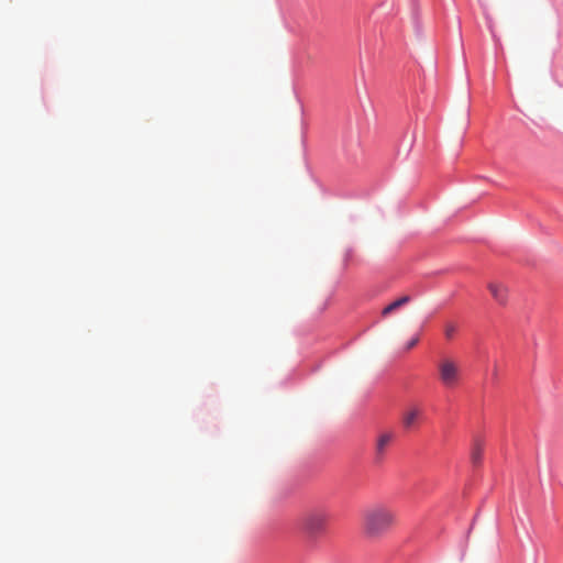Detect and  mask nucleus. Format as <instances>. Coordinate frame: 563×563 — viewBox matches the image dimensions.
I'll return each mask as SVG.
<instances>
[{"label": "nucleus", "mask_w": 563, "mask_h": 563, "mask_svg": "<svg viewBox=\"0 0 563 563\" xmlns=\"http://www.w3.org/2000/svg\"><path fill=\"white\" fill-rule=\"evenodd\" d=\"M396 523V511L384 504L375 505L364 515V533L368 538H380Z\"/></svg>", "instance_id": "nucleus-1"}, {"label": "nucleus", "mask_w": 563, "mask_h": 563, "mask_svg": "<svg viewBox=\"0 0 563 563\" xmlns=\"http://www.w3.org/2000/svg\"><path fill=\"white\" fill-rule=\"evenodd\" d=\"M327 519L328 514L324 510H311L302 518V528L309 537L314 538L324 531Z\"/></svg>", "instance_id": "nucleus-2"}, {"label": "nucleus", "mask_w": 563, "mask_h": 563, "mask_svg": "<svg viewBox=\"0 0 563 563\" xmlns=\"http://www.w3.org/2000/svg\"><path fill=\"white\" fill-rule=\"evenodd\" d=\"M438 369L440 380L445 387L450 388L455 386L460 376L459 364L455 361L444 358L439 363Z\"/></svg>", "instance_id": "nucleus-3"}, {"label": "nucleus", "mask_w": 563, "mask_h": 563, "mask_svg": "<svg viewBox=\"0 0 563 563\" xmlns=\"http://www.w3.org/2000/svg\"><path fill=\"white\" fill-rule=\"evenodd\" d=\"M393 439V434L391 433H383L379 435L378 440H377V444H376V455H377V460L382 459L384 452H385V449L386 446L390 443Z\"/></svg>", "instance_id": "nucleus-4"}, {"label": "nucleus", "mask_w": 563, "mask_h": 563, "mask_svg": "<svg viewBox=\"0 0 563 563\" xmlns=\"http://www.w3.org/2000/svg\"><path fill=\"white\" fill-rule=\"evenodd\" d=\"M489 291L494 299L499 303H504L506 300V288L503 285L490 283L488 285Z\"/></svg>", "instance_id": "nucleus-5"}, {"label": "nucleus", "mask_w": 563, "mask_h": 563, "mask_svg": "<svg viewBox=\"0 0 563 563\" xmlns=\"http://www.w3.org/2000/svg\"><path fill=\"white\" fill-rule=\"evenodd\" d=\"M410 300H411L410 296H402V297L398 298L397 300L393 301L391 303H389L388 306H386L383 309V311H382L383 316H387V314L391 313L396 309H398V308L402 307L404 305L408 303Z\"/></svg>", "instance_id": "nucleus-6"}, {"label": "nucleus", "mask_w": 563, "mask_h": 563, "mask_svg": "<svg viewBox=\"0 0 563 563\" xmlns=\"http://www.w3.org/2000/svg\"><path fill=\"white\" fill-rule=\"evenodd\" d=\"M419 416V411L413 409L404 416L402 423L406 429H410Z\"/></svg>", "instance_id": "nucleus-7"}, {"label": "nucleus", "mask_w": 563, "mask_h": 563, "mask_svg": "<svg viewBox=\"0 0 563 563\" xmlns=\"http://www.w3.org/2000/svg\"><path fill=\"white\" fill-rule=\"evenodd\" d=\"M455 331L456 328L453 324H448L444 330L446 339L451 340L454 336Z\"/></svg>", "instance_id": "nucleus-8"}, {"label": "nucleus", "mask_w": 563, "mask_h": 563, "mask_svg": "<svg viewBox=\"0 0 563 563\" xmlns=\"http://www.w3.org/2000/svg\"><path fill=\"white\" fill-rule=\"evenodd\" d=\"M481 450L475 448L472 452V461L474 464H477L481 461Z\"/></svg>", "instance_id": "nucleus-9"}, {"label": "nucleus", "mask_w": 563, "mask_h": 563, "mask_svg": "<svg viewBox=\"0 0 563 563\" xmlns=\"http://www.w3.org/2000/svg\"><path fill=\"white\" fill-rule=\"evenodd\" d=\"M419 342V335H415L413 338H411L407 344H406V350H410L412 349L413 346H416Z\"/></svg>", "instance_id": "nucleus-10"}]
</instances>
